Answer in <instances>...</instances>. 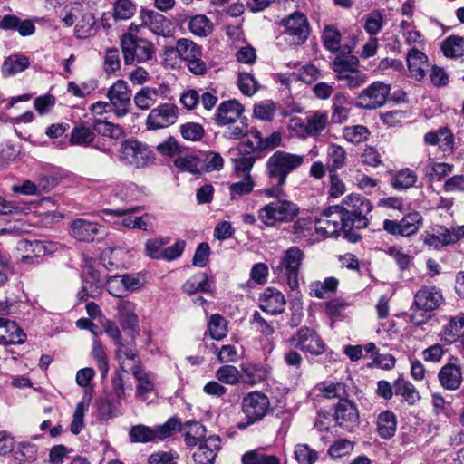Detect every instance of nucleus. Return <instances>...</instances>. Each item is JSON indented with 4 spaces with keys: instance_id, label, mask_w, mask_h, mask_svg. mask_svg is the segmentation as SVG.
<instances>
[{
    "instance_id": "nucleus-37",
    "label": "nucleus",
    "mask_w": 464,
    "mask_h": 464,
    "mask_svg": "<svg viewBox=\"0 0 464 464\" xmlns=\"http://www.w3.org/2000/svg\"><path fill=\"white\" fill-rule=\"evenodd\" d=\"M269 374V370L262 364H248L242 367L241 379L243 382L254 385L264 382Z\"/></svg>"
},
{
    "instance_id": "nucleus-33",
    "label": "nucleus",
    "mask_w": 464,
    "mask_h": 464,
    "mask_svg": "<svg viewBox=\"0 0 464 464\" xmlns=\"http://www.w3.org/2000/svg\"><path fill=\"white\" fill-rule=\"evenodd\" d=\"M328 124V113L325 111H315L306 117L304 132L310 137L318 136Z\"/></svg>"
},
{
    "instance_id": "nucleus-45",
    "label": "nucleus",
    "mask_w": 464,
    "mask_h": 464,
    "mask_svg": "<svg viewBox=\"0 0 464 464\" xmlns=\"http://www.w3.org/2000/svg\"><path fill=\"white\" fill-rule=\"evenodd\" d=\"M92 127L95 134L97 133L104 137L119 139L123 135V129L120 125L101 119H95L92 122Z\"/></svg>"
},
{
    "instance_id": "nucleus-20",
    "label": "nucleus",
    "mask_w": 464,
    "mask_h": 464,
    "mask_svg": "<svg viewBox=\"0 0 464 464\" xmlns=\"http://www.w3.org/2000/svg\"><path fill=\"white\" fill-rule=\"evenodd\" d=\"M244 106L236 100L222 102L215 113V122L218 126H225L236 119L244 117Z\"/></svg>"
},
{
    "instance_id": "nucleus-6",
    "label": "nucleus",
    "mask_w": 464,
    "mask_h": 464,
    "mask_svg": "<svg viewBox=\"0 0 464 464\" xmlns=\"http://www.w3.org/2000/svg\"><path fill=\"white\" fill-rule=\"evenodd\" d=\"M296 204L286 199H279L264 206L258 213L260 220L266 226H274L276 222H289L298 215Z\"/></svg>"
},
{
    "instance_id": "nucleus-9",
    "label": "nucleus",
    "mask_w": 464,
    "mask_h": 464,
    "mask_svg": "<svg viewBox=\"0 0 464 464\" xmlns=\"http://www.w3.org/2000/svg\"><path fill=\"white\" fill-rule=\"evenodd\" d=\"M284 26V34L286 35L285 40L290 45H302L308 38L310 30L306 16L300 13L295 12L287 18L281 21Z\"/></svg>"
},
{
    "instance_id": "nucleus-15",
    "label": "nucleus",
    "mask_w": 464,
    "mask_h": 464,
    "mask_svg": "<svg viewBox=\"0 0 464 464\" xmlns=\"http://www.w3.org/2000/svg\"><path fill=\"white\" fill-rule=\"evenodd\" d=\"M177 119V106L173 103H163L150 111L146 124L149 130H158L174 124Z\"/></svg>"
},
{
    "instance_id": "nucleus-29",
    "label": "nucleus",
    "mask_w": 464,
    "mask_h": 464,
    "mask_svg": "<svg viewBox=\"0 0 464 464\" xmlns=\"http://www.w3.org/2000/svg\"><path fill=\"white\" fill-rule=\"evenodd\" d=\"M376 425L377 433L382 439H391L397 430V417L392 411H382L377 417Z\"/></svg>"
},
{
    "instance_id": "nucleus-52",
    "label": "nucleus",
    "mask_w": 464,
    "mask_h": 464,
    "mask_svg": "<svg viewBox=\"0 0 464 464\" xmlns=\"http://www.w3.org/2000/svg\"><path fill=\"white\" fill-rule=\"evenodd\" d=\"M174 166L181 171H188L192 174H198L203 169L199 158L195 155L177 158L174 160Z\"/></svg>"
},
{
    "instance_id": "nucleus-56",
    "label": "nucleus",
    "mask_w": 464,
    "mask_h": 464,
    "mask_svg": "<svg viewBox=\"0 0 464 464\" xmlns=\"http://www.w3.org/2000/svg\"><path fill=\"white\" fill-rule=\"evenodd\" d=\"M241 373L233 365H224L219 367L216 372V378L226 384L235 385L241 379Z\"/></svg>"
},
{
    "instance_id": "nucleus-21",
    "label": "nucleus",
    "mask_w": 464,
    "mask_h": 464,
    "mask_svg": "<svg viewBox=\"0 0 464 464\" xmlns=\"http://www.w3.org/2000/svg\"><path fill=\"white\" fill-rule=\"evenodd\" d=\"M259 307L270 314H279L285 311V295L277 289L268 287L259 298Z\"/></svg>"
},
{
    "instance_id": "nucleus-2",
    "label": "nucleus",
    "mask_w": 464,
    "mask_h": 464,
    "mask_svg": "<svg viewBox=\"0 0 464 464\" xmlns=\"http://www.w3.org/2000/svg\"><path fill=\"white\" fill-rule=\"evenodd\" d=\"M181 428V420L173 416L168 419L165 423L153 428L143 424L132 426L129 431V437L132 443L155 442L171 437L175 431H180Z\"/></svg>"
},
{
    "instance_id": "nucleus-3",
    "label": "nucleus",
    "mask_w": 464,
    "mask_h": 464,
    "mask_svg": "<svg viewBox=\"0 0 464 464\" xmlns=\"http://www.w3.org/2000/svg\"><path fill=\"white\" fill-rule=\"evenodd\" d=\"M241 408L246 419L237 423L239 430L246 429L263 420L269 411H272L269 398L261 392L247 393L242 400Z\"/></svg>"
},
{
    "instance_id": "nucleus-40",
    "label": "nucleus",
    "mask_w": 464,
    "mask_h": 464,
    "mask_svg": "<svg viewBox=\"0 0 464 464\" xmlns=\"http://www.w3.org/2000/svg\"><path fill=\"white\" fill-rule=\"evenodd\" d=\"M443 54L448 58L464 56V38L458 35L447 37L440 45Z\"/></svg>"
},
{
    "instance_id": "nucleus-19",
    "label": "nucleus",
    "mask_w": 464,
    "mask_h": 464,
    "mask_svg": "<svg viewBox=\"0 0 464 464\" xmlns=\"http://www.w3.org/2000/svg\"><path fill=\"white\" fill-rule=\"evenodd\" d=\"M102 226L84 218L74 219L70 225V235L78 241L92 242L100 234Z\"/></svg>"
},
{
    "instance_id": "nucleus-61",
    "label": "nucleus",
    "mask_w": 464,
    "mask_h": 464,
    "mask_svg": "<svg viewBox=\"0 0 464 464\" xmlns=\"http://www.w3.org/2000/svg\"><path fill=\"white\" fill-rule=\"evenodd\" d=\"M237 85L244 95L252 96L258 90L257 81L248 72H240L237 78Z\"/></svg>"
},
{
    "instance_id": "nucleus-25",
    "label": "nucleus",
    "mask_w": 464,
    "mask_h": 464,
    "mask_svg": "<svg viewBox=\"0 0 464 464\" xmlns=\"http://www.w3.org/2000/svg\"><path fill=\"white\" fill-rule=\"evenodd\" d=\"M438 378L444 389L455 391L460 387L462 382L461 368L448 362L440 370Z\"/></svg>"
},
{
    "instance_id": "nucleus-39",
    "label": "nucleus",
    "mask_w": 464,
    "mask_h": 464,
    "mask_svg": "<svg viewBox=\"0 0 464 464\" xmlns=\"http://www.w3.org/2000/svg\"><path fill=\"white\" fill-rule=\"evenodd\" d=\"M346 160V151L337 144H330L327 148L326 166L330 172H335L344 166Z\"/></svg>"
},
{
    "instance_id": "nucleus-54",
    "label": "nucleus",
    "mask_w": 464,
    "mask_h": 464,
    "mask_svg": "<svg viewBox=\"0 0 464 464\" xmlns=\"http://www.w3.org/2000/svg\"><path fill=\"white\" fill-rule=\"evenodd\" d=\"M209 335L214 340H222L227 335V321L220 314H213L208 321Z\"/></svg>"
},
{
    "instance_id": "nucleus-7",
    "label": "nucleus",
    "mask_w": 464,
    "mask_h": 464,
    "mask_svg": "<svg viewBox=\"0 0 464 464\" xmlns=\"http://www.w3.org/2000/svg\"><path fill=\"white\" fill-rule=\"evenodd\" d=\"M372 217L359 213H353L342 208L340 210L341 231L344 239L350 243H357L362 239L359 230L367 228Z\"/></svg>"
},
{
    "instance_id": "nucleus-32",
    "label": "nucleus",
    "mask_w": 464,
    "mask_h": 464,
    "mask_svg": "<svg viewBox=\"0 0 464 464\" xmlns=\"http://www.w3.org/2000/svg\"><path fill=\"white\" fill-rule=\"evenodd\" d=\"M427 61L428 57L423 52L416 48L409 50L407 53V65L411 77L418 81L424 79L426 73L421 65L427 63Z\"/></svg>"
},
{
    "instance_id": "nucleus-35",
    "label": "nucleus",
    "mask_w": 464,
    "mask_h": 464,
    "mask_svg": "<svg viewBox=\"0 0 464 464\" xmlns=\"http://www.w3.org/2000/svg\"><path fill=\"white\" fill-rule=\"evenodd\" d=\"M177 53L180 58L188 61L197 56H202L201 48L188 39L181 38L177 42L175 47L171 46L167 53Z\"/></svg>"
},
{
    "instance_id": "nucleus-42",
    "label": "nucleus",
    "mask_w": 464,
    "mask_h": 464,
    "mask_svg": "<svg viewBox=\"0 0 464 464\" xmlns=\"http://www.w3.org/2000/svg\"><path fill=\"white\" fill-rule=\"evenodd\" d=\"M160 89L152 87L141 88L134 96V103L140 110L150 109L157 101Z\"/></svg>"
},
{
    "instance_id": "nucleus-62",
    "label": "nucleus",
    "mask_w": 464,
    "mask_h": 464,
    "mask_svg": "<svg viewBox=\"0 0 464 464\" xmlns=\"http://www.w3.org/2000/svg\"><path fill=\"white\" fill-rule=\"evenodd\" d=\"M445 335L450 337L455 341L457 338L464 334V314L461 313L458 316L452 317L449 324L444 326Z\"/></svg>"
},
{
    "instance_id": "nucleus-64",
    "label": "nucleus",
    "mask_w": 464,
    "mask_h": 464,
    "mask_svg": "<svg viewBox=\"0 0 464 464\" xmlns=\"http://www.w3.org/2000/svg\"><path fill=\"white\" fill-rule=\"evenodd\" d=\"M283 140V135L279 131H274L266 137H263L261 142H257V149L263 156L280 147Z\"/></svg>"
},
{
    "instance_id": "nucleus-27",
    "label": "nucleus",
    "mask_w": 464,
    "mask_h": 464,
    "mask_svg": "<svg viewBox=\"0 0 464 464\" xmlns=\"http://www.w3.org/2000/svg\"><path fill=\"white\" fill-rule=\"evenodd\" d=\"M340 210L342 208L352 211L353 213H359L372 217L371 212L372 211L373 206L372 202L362 195L360 194H350L346 196L341 205H338Z\"/></svg>"
},
{
    "instance_id": "nucleus-44",
    "label": "nucleus",
    "mask_w": 464,
    "mask_h": 464,
    "mask_svg": "<svg viewBox=\"0 0 464 464\" xmlns=\"http://www.w3.org/2000/svg\"><path fill=\"white\" fill-rule=\"evenodd\" d=\"M117 349L115 351V357L118 361L122 359L131 360L138 363V360H140L138 353L135 349L136 342L135 335L131 334L130 340L123 343L122 340L120 341V343H115Z\"/></svg>"
},
{
    "instance_id": "nucleus-30",
    "label": "nucleus",
    "mask_w": 464,
    "mask_h": 464,
    "mask_svg": "<svg viewBox=\"0 0 464 464\" xmlns=\"http://www.w3.org/2000/svg\"><path fill=\"white\" fill-rule=\"evenodd\" d=\"M96 134L83 123L75 125L70 134L69 143L72 146L90 147L95 141Z\"/></svg>"
},
{
    "instance_id": "nucleus-36",
    "label": "nucleus",
    "mask_w": 464,
    "mask_h": 464,
    "mask_svg": "<svg viewBox=\"0 0 464 464\" xmlns=\"http://www.w3.org/2000/svg\"><path fill=\"white\" fill-rule=\"evenodd\" d=\"M29 65L30 61L27 56L13 54L4 61L1 72L4 77H9L24 71Z\"/></svg>"
},
{
    "instance_id": "nucleus-46",
    "label": "nucleus",
    "mask_w": 464,
    "mask_h": 464,
    "mask_svg": "<svg viewBox=\"0 0 464 464\" xmlns=\"http://www.w3.org/2000/svg\"><path fill=\"white\" fill-rule=\"evenodd\" d=\"M322 41L325 49L337 53L341 49V34L334 25H326L322 34Z\"/></svg>"
},
{
    "instance_id": "nucleus-53",
    "label": "nucleus",
    "mask_w": 464,
    "mask_h": 464,
    "mask_svg": "<svg viewBox=\"0 0 464 464\" xmlns=\"http://www.w3.org/2000/svg\"><path fill=\"white\" fill-rule=\"evenodd\" d=\"M323 396L326 399L348 400L347 385L343 382H324L321 390Z\"/></svg>"
},
{
    "instance_id": "nucleus-10",
    "label": "nucleus",
    "mask_w": 464,
    "mask_h": 464,
    "mask_svg": "<svg viewBox=\"0 0 464 464\" xmlns=\"http://www.w3.org/2000/svg\"><path fill=\"white\" fill-rule=\"evenodd\" d=\"M288 342L295 348L312 355H321L326 350V344L317 332L308 326L301 327Z\"/></svg>"
},
{
    "instance_id": "nucleus-11",
    "label": "nucleus",
    "mask_w": 464,
    "mask_h": 464,
    "mask_svg": "<svg viewBox=\"0 0 464 464\" xmlns=\"http://www.w3.org/2000/svg\"><path fill=\"white\" fill-rule=\"evenodd\" d=\"M391 90L390 84L374 82L358 95L356 106L367 110L380 108L387 102Z\"/></svg>"
},
{
    "instance_id": "nucleus-50",
    "label": "nucleus",
    "mask_w": 464,
    "mask_h": 464,
    "mask_svg": "<svg viewBox=\"0 0 464 464\" xmlns=\"http://www.w3.org/2000/svg\"><path fill=\"white\" fill-rule=\"evenodd\" d=\"M242 464H281L276 455H267L258 450H250L242 456Z\"/></svg>"
},
{
    "instance_id": "nucleus-1",
    "label": "nucleus",
    "mask_w": 464,
    "mask_h": 464,
    "mask_svg": "<svg viewBox=\"0 0 464 464\" xmlns=\"http://www.w3.org/2000/svg\"><path fill=\"white\" fill-rule=\"evenodd\" d=\"M304 163V156L278 150L266 160L265 174L267 179L286 184L288 176Z\"/></svg>"
},
{
    "instance_id": "nucleus-12",
    "label": "nucleus",
    "mask_w": 464,
    "mask_h": 464,
    "mask_svg": "<svg viewBox=\"0 0 464 464\" xmlns=\"http://www.w3.org/2000/svg\"><path fill=\"white\" fill-rule=\"evenodd\" d=\"M423 225V218L418 211L404 215L401 220L385 219L383 229L392 236L411 237L418 233Z\"/></svg>"
},
{
    "instance_id": "nucleus-18",
    "label": "nucleus",
    "mask_w": 464,
    "mask_h": 464,
    "mask_svg": "<svg viewBox=\"0 0 464 464\" xmlns=\"http://www.w3.org/2000/svg\"><path fill=\"white\" fill-rule=\"evenodd\" d=\"M444 298L441 291L436 286H422L414 295V306L417 310L432 312L439 308Z\"/></svg>"
},
{
    "instance_id": "nucleus-4",
    "label": "nucleus",
    "mask_w": 464,
    "mask_h": 464,
    "mask_svg": "<svg viewBox=\"0 0 464 464\" xmlns=\"http://www.w3.org/2000/svg\"><path fill=\"white\" fill-rule=\"evenodd\" d=\"M121 47L127 65L134 62L146 63L155 56V48L150 42L130 33L124 34L121 38Z\"/></svg>"
},
{
    "instance_id": "nucleus-28",
    "label": "nucleus",
    "mask_w": 464,
    "mask_h": 464,
    "mask_svg": "<svg viewBox=\"0 0 464 464\" xmlns=\"http://www.w3.org/2000/svg\"><path fill=\"white\" fill-rule=\"evenodd\" d=\"M359 67V59L354 55L337 53L332 63V69L336 73V79L347 78L348 73H353Z\"/></svg>"
},
{
    "instance_id": "nucleus-60",
    "label": "nucleus",
    "mask_w": 464,
    "mask_h": 464,
    "mask_svg": "<svg viewBox=\"0 0 464 464\" xmlns=\"http://www.w3.org/2000/svg\"><path fill=\"white\" fill-rule=\"evenodd\" d=\"M370 132L365 126L354 125L344 128V139L353 144H358L367 140Z\"/></svg>"
},
{
    "instance_id": "nucleus-14",
    "label": "nucleus",
    "mask_w": 464,
    "mask_h": 464,
    "mask_svg": "<svg viewBox=\"0 0 464 464\" xmlns=\"http://www.w3.org/2000/svg\"><path fill=\"white\" fill-rule=\"evenodd\" d=\"M315 231L325 237H337L341 231L340 208L338 205L324 208L320 216L314 217Z\"/></svg>"
},
{
    "instance_id": "nucleus-26",
    "label": "nucleus",
    "mask_w": 464,
    "mask_h": 464,
    "mask_svg": "<svg viewBox=\"0 0 464 464\" xmlns=\"http://www.w3.org/2000/svg\"><path fill=\"white\" fill-rule=\"evenodd\" d=\"M0 29L17 31L21 36H30L35 32L32 20H21L14 14H5L0 19Z\"/></svg>"
},
{
    "instance_id": "nucleus-31",
    "label": "nucleus",
    "mask_w": 464,
    "mask_h": 464,
    "mask_svg": "<svg viewBox=\"0 0 464 464\" xmlns=\"http://www.w3.org/2000/svg\"><path fill=\"white\" fill-rule=\"evenodd\" d=\"M394 394L401 396L403 401L409 405L416 404L420 396L415 386L409 381L405 380L402 375H400L393 383Z\"/></svg>"
},
{
    "instance_id": "nucleus-41",
    "label": "nucleus",
    "mask_w": 464,
    "mask_h": 464,
    "mask_svg": "<svg viewBox=\"0 0 464 464\" xmlns=\"http://www.w3.org/2000/svg\"><path fill=\"white\" fill-rule=\"evenodd\" d=\"M338 285V279L332 276L325 278L323 283L319 281L312 283L310 295L319 299L326 298L336 292Z\"/></svg>"
},
{
    "instance_id": "nucleus-38",
    "label": "nucleus",
    "mask_w": 464,
    "mask_h": 464,
    "mask_svg": "<svg viewBox=\"0 0 464 464\" xmlns=\"http://www.w3.org/2000/svg\"><path fill=\"white\" fill-rule=\"evenodd\" d=\"M134 378L138 381L136 388L137 395L143 396L154 390V383L149 379L147 372L141 365L140 360L131 368Z\"/></svg>"
},
{
    "instance_id": "nucleus-23",
    "label": "nucleus",
    "mask_w": 464,
    "mask_h": 464,
    "mask_svg": "<svg viewBox=\"0 0 464 464\" xmlns=\"http://www.w3.org/2000/svg\"><path fill=\"white\" fill-rule=\"evenodd\" d=\"M221 449L220 438L209 436L201 442L193 454V459L197 464H214L218 451Z\"/></svg>"
},
{
    "instance_id": "nucleus-55",
    "label": "nucleus",
    "mask_w": 464,
    "mask_h": 464,
    "mask_svg": "<svg viewBox=\"0 0 464 464\" xmlns=\"http://www.w3.org/2000/svg\"><path fill=\"white\" fill-rule=\"evenodd\" d=\"M295 459L299 464H314L318 460V452L307 444H297L295 448Z\"/></svg>"
},
{
    "instance_id": "nucleus-59",
    "label": "nucleus",
    "mask_w": 464,
    "mask_h": 464,
    "mask_svg": "<svg viewBox=\"0 0 464 464\" xmlns=\"http://www.w3.org/2000/svg\"><path fill=\"white\" fill-rule=\"evenodd\" d=\"M97 22L92 14L83 15L82 21L76 25L75 34L78 38L84 39L96 32Z\"/></svg>"
},
{
    "instance_id": "nucleus-5",
    "label": "nucleus",
    "mask_w": 464,
    "mask_h": 464,
    "mask_svg": "<svg viewBox=\"0 0 464 464\" xmlns=\"http://www.w3.org/2000/svg\"><path fill=\"white\" fill-rule=\"evenodd\" d=\"M120 161L135 168H144L153 160V152L145 143L137 140H125L119 151Z\"/></svg>"
},
{
    "instance_id": "nucleus-51",
    "label": "nucleus",
    "mask_w": 464,
    "mask_h": 464,
    "mask_svg": "<svg viewBox=\"0 0 464 464\" xmlns=\"http://www.w3.org/2000/svg\"><path fill=\"white\" fill-rule=\"evenodd\" d=\"M14 459L19 464L33 463L37 459V447L29 442H22L14 451Z\"/></svg>"
},
{
    "instance_id": "nucleus-48",
    "label": "nucleus",
    "mask_w": 464,
    "mask_h": 464,
    "mask_svg": "<svg viewBox=\"0 0 464 464\" xmlns=\"http://www.w3.org/2000/svg\"><path fill=\"white\" fill-rule=\"evenodd\" d=\"M227 130L224 132V137L229 140H240L248 132L247 118L246 116L236 119L233 122L227 124Z\"/></svg>"
},
{
    "instance_id": "nucleus-47",
    "label": "nucleus",
    "mask_w": 464,
    "mask_h": 464,
    "mask_svg": "<svg viewBox=\"0 0 464 464\" xmlns=\"http://www.w3.org/2000/svg\"><path fill=\"white\" fill-rule=\"evenodd\" d=\"M92 355L97 362V366L101 372L102 378H106L109 372L108 356L105 353L102 342L98 339H94L92 342Z\"/></svg>"
},
{
    "instance_id": "nucleus-24",
    "label": "nucleus",
    "mask_w": 464,
    "mask_h": 464,
    "mask_svg": "<svg viewBox=\"0 0 464 464\" xmlns=\"http://www.w3.org/2000/svg\"><path fill=\"white\" fill-rule=\"evenodd\" d=\"M135 309V304L130 301L121 300L117 304L118 319L122 329L139 334V319Z\"/></svg>"
},
{
    "instance_id": "nucleus-34",
    "label": "nucleus",
    "mask_w": 464,
    "mask_h": 464,
    "mask_svg": "<svg viewBox=\"0 0 464 464\" xmlns=\"http://www.w3.org/2000/svg\"><path fill=\"white\" fill-rule=\"evenodd\" d=\"M0 334L6 335L8 344L24 343L26 337L23 329L14 321L5 318H0Z\"/></svg>"
},
{
    "instance_id": "nucleus-43",
    "label": "nucleus",
    "mask_w": 464,
    "mask_h": 464,
    "mask_svg": "<svg viewBox=\"0 0 464 464\" xmlns=\"http://www.w3.org/2000/svg\"><path fill=\"white\" fill-rule=\"evenodd\" d=\"M417 181L416 173L409 168L401 169L392 179L391 185L396 190H405L414 186Z\"/></svg>"
},
{
    "instance_id": "nucleus-58",
    "label": "nucleus",
    "mask_w": 464,
    "mask_h": 464,
    "mask_svg": "<svg viewBox=\"0 0 464 464\" xmlns=\"http://www.w3.org/2000/svg\"><path fill=\"white\" fill-rule=\"evenodd\" d=\"M179 131L183 139L190 141H199L205 135L204 127L196 122L181 124Z\"/></svg>"
},
{
    "instance_id": "nucleus-63",
    "label": "nucleus",
    "mask_w": 464,
    "mask_h": 464,
    "mask_svg": "<svg viewBox=\"0 0 464 464\" xmlns=\"http://www.w3.org/2000/svg\"><path fill=\"white\" fill-rule=\"evenodd\" d=\"M364 19V29L370 35H376L382 30L383 16L379 10L372 11Z\"/></svg>"
},
{
    "instance_id": "nucleus-49",
    "label": "nucleus",
    "mask_w": 464,
    "mask_h": 464,
    "mask_svg": "<svg viewBox=\"0 0 464 464\" xmlns=\"http://www.w3.org/2000/svg\"><path fill=\"white\" fill-rule=\"evenodd\" d=\"M436 231L440 237L442 244L449 246L457 243L462 237H464V226H457L451 228H448L444 226H439Z\"/></svg>"
},
{
    "instance_id": "nucleus-17",
    "label": "nucleus",
    "mask_w": 464,
    "mask_h": 464,
    "mask_svg": "<svg viewBox=\"0 0 464 464\" xmlns=\"http://www.w3.org/2000/svg\"><path fill=\"white\" fill-rule=\"evenodd\" d=\"M334 417L336 424L347 431H353L360 423L357 406L351 400L339 401Z\"/></svg>"
},
{
    "instance_id": "nucleus-8",
    "label": "nucleus",
    "mask_w": 464,
    "mask_h": 464,
    "mask_svg": "<svg viewBox=\"0 0 464 464\" xmlns=\"http://www.w3.org/2000/svg\"><path fill=\"white\" fill-rule=\"evenodd\" d=\"M304 258V251L298 246H291L285 251L279 265L276 268L277 271L285 269L287 285L293 291L299 288L298 276Z\"/></svg>"
},
{
    "instance_id": "nucleus-13",
    "label": "nucleus",
    "mask_w": 464,
    "mask_h": 464,
    "mask_svg": "<svg viewBox=\"0 0 464 464\" xmlns=\"http://www.w3.org/2000/svg\"><path fill=\"white\" fill-rule=\"evenodd\" d=\"M107 97L110 100L111 111L117 117L125 116L130 112L131 107V91L126 81H116L108 89Z\"/></svg>"
},
{
    "instance_id": "nucleus-22",
    "label": "nucleus",
    "mask_w": 464,
    "mask_h": 464,
    "mask_svg": "<svg viewBox=\"0 0 464 464\" xmlns=\"http://www.w3.org/2000/svg\"><path fill=\"white\" fill-rule=\"evenodd\" d=\"M140 17L142 19V24L148 25L150 31L155 34L164 37L170 35V22L161 14L153 10L142 9Z\"/></svg>"
},
{
    "instance_id": "nucleus-16",
    "label": "nucleus",
    "mask_w": 464,
    "mask_h": 464,
    "mask_svg": "<svg viewBox=\"0 0 464 464\" xmlns=\"http://www.w3.org/2000/svg\"><path fill=\"white\" fill-rule=\"evenodd\" d=\"M18 249L28 253L22 256L21 263H33L34 258L54 253L57 250V244L48 240L22 239L18 242Z\"/></svg>"
},
{
    "instance_id": "nucleus-57",
    "label": "nucleus",
    "mask_w": 464,
    "mask_h": 464,
    "mask_svg": "<svg viewBox=\"0 0 464 464\" xmlns=\"http://www.w3.org/2000/svg\"><path fill=\"white\" fill-rule=\"evenodd\" d=\"M190 32L198 36H206L212 31L211 22L205 15L193 16L188 24Z\"/></svg>"
}]
</instances>
